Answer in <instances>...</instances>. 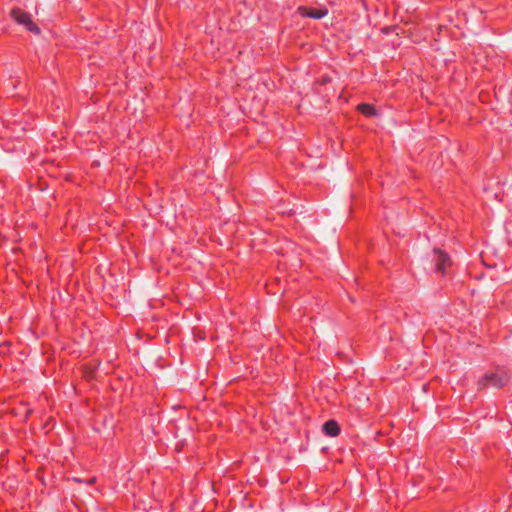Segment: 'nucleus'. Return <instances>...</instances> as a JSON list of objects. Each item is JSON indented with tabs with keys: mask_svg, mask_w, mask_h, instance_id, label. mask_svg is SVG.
<instances>
[{
	"mask_svg": "<svg viewBox=\"0 0 512 512\" xmlns=\"http://www.w3.org/2000/svg\"><path fill=\"white\" fill-rule=\"evenodd\" d=\"M509 375L504 368H496L494 371L485 373L478 381V386L484 388H501L507 384Z\"/></svg>",
	"mask_w": 512,
	"mask_h": 512,
	"instance_id": "nucleus-1",
	"label": "nucleus"
},
{
	"mask_svg": "<svg viewBox=\"0 0 512 512\" xmlns=\"http://www.w3.org/2000/svg\"><path fill=\"white\" fill-rule=\"evenodd\" d=\"M12 18L20 25H23L28 31L38 34L40 29L31 19V16L26 11L20 8H14L11 11Z\"/></svg>",
	"mask_w": 512,
	"mask_h": 512,
	"instance_id": "nucleus-2",
	"label": "nucleus"
},
{
	"mask_svg": "<svg viewBox=\"0 0 512 512\" xmlns=\"http://www.w3.org/2000/svg\"><path fill=\"white\" fill-rule=\"evenodd\" d=\"M433 262L435 263V270L444 273L446 268L450 265V258L445 252L435 249L433 251Z\"/></svg>",
	"mask_w": 512,
	"mask_h": 512,
	"instance_id": "nucleus-3",
	"label": "nucleus"
},
{
	"mask_svg": "<svg viewBox=\"0 0 512 512\" xmlns=\"http://www.w3.org/2000/svg\"><path fill=\"white\" fill-rule=\"evenodd\" d=\"M299 13L301 16L312 18V19H322L328 14V9L326 7L320 8H306L299 7Z\"/></svg>",
	"mask_w": 512,
	"mask_h": 512,
	"instance_id": "nucleus-4",
	"label": "nucleus"
},
{
	"mask_svg": "<svg viewBox=\"0 0 512 512\" xmlns=\"http://www.w3.org/2000/svg\"><path fill=\"white\" fill-rule=\"evenodd\" d=\"M323 432L331 437H336L340 433V427L335 420L326 421L322 426Z\"/></svg>",
	"mask_w": 512,
	"mask_h": 512,
	"instance_id": "nucleus-5",
	"label": "nucleus"
},
{
	"mask_svg": "<svg viewBox=\"0 0 512 512\" xmlns=\"http://www.w3.org/2000/svg\"><path fill=\"white\" fill-rule=\"evenodd\" d=\"M357 109L360 113H362L365 116H376L377 115L376 108L371 104L361 103L358 105Z\"/></svg>",
	"mask_w": 512,
	"mask_h": 512,
	"instance_id": "nucleus-6",
	"label": "nucleus"
}]
</instances>
